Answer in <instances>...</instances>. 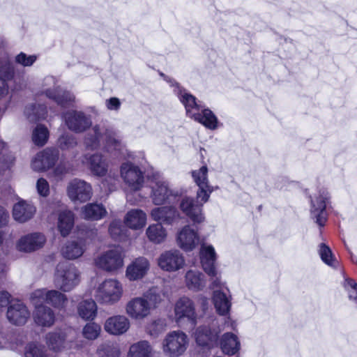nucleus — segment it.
Here are the masks:
<instances>
[{
    "instance_id": "nucleus-10",
    "label": "nucleus",
    "mask_w": 357,
    "mask_h": 357,
    "mask_svg": "<svg viewBox=\"0 0 357 357\" xmlns=\"http://www.w3.org/2000/svg\"><path fill=\"white\" fill-rule=\"evenodd\" d=\"M95 264L98 268L112 272L123 266V256L119 249H112L102 253L95 259Z\"/></svg>"
},
{
    "instance_id": "nucleus-8",
    "label": "nucleus",
    "mask_w": 357,
    "mask_h": 357,
    "mask_svg": "<svg viewBox=\"0 0 357 357\" xmlns=\"http://www.w3.org/2000/svg\"><path fill=\"white\" fill-rule=\"evenodd\" d=\"M121 176L131 191H138L143 187L144 173L137 165L132 162H128L121 165Z\"/></svg>"
},
{
    "instance_id": "nucleus-9",
    "label": "nucleus",
    "mask_w": 357,
    "mask_h": 357,
    "mask_svg": "<svg viewBox=\"0 0 357 357\" xmlns=\"http://www.w3.org/2000/svg\"><path fill=\"white\" fill-rule=\"evenodd\" d=\"M67 195L73 202H86L93 195L91 185L84 180L74 178L68 184Z\"/></svg>"
},
{
    "instance_id": "nucleus-6",
    "label": "nucleus",
    "mask_w": 357,
    "mask_h": 357,
    "mask_svg": "<svg viewBox=\"0 0 357 357\" xmlns=\"http://www.w3.org/2000/svg\"><path fill=\"white\" fill-rule=\"evenodd\" d=\"M197 313L194 302L186 296L180 298L174 305V319L177 324L189 323L194 326L197 322Z\"/></svg>"
},
{
    "instance_id": "nucleus-23",
    "label": "nucleus",
    "mask_w": 357,
    "mask_h": 357,
    "mask_svg": "<svg viewBox=\"0 0 357 357\" xmlns=\"http://www.w3.org/2000/svg\"><path fill=\"white\" fill-rule=\"evenodd\" d=\"M151 197L155 205H162L170 200L173 195L167 181L163 179L156 180L151 185Z\"/></svg>"
},
{
    "instance_id": "nucleus-48",
    "label": "nucleus",
    "mask_w": 357,
    "mask_h": 357,
    "mask_svg": "<svg viewBox=\"0 0 357 357\" xmlns=\"http://www.w3.org/2000/svg\"><path fill=\"white\" fill-rule=\"evenodd\" d=\"M100 326L96 323L87 324L83 328V335L88 340L96 339L100 332Z\"/></svg>"
},
{
    "instance_id": "nucleus-3",
    "label": "nucleus",
    "mask_w": 357,
    "mask_h": 357,
    "mask_svg": "<svg viewBox=\"0 0 357 357\" xmlns=\"http://www.w3.org/2000/svg\"><path fill=\"white\" fill-rule=\"evenodd\" d=\"M123 288L121 282L116 279H107L96 288L94 296L102 304L114 305L122 298Z\"/></svg>"
},
{
    "instance_id": "nucleus-39",
    "label": "nucleus",
    "mask_w": 357,
    "mask_h": 357,
    "mask_svg": "<svg viewBox=\"0 0 357 357\" xmlns=\"http://www.w3.org/2000/svg\"><path fill=\"white\" fill-rule=\"evenodd\" d=\"M79 316L84 320H93L97 314V305L92 299L80 302L77 306Z\"/></svg>"
},
{
    "instance_id": "nucleus-47",
    "label": "nucleus",
    "mask_w": 357,
    "mask_h": 357,
    "mask_svg": "<svg viewBox=\"0 0 357 357\" xmlns=\"http://www.w3.org/2000/svg\"><path fill=\"white\" fill-rule=\"evenodd\" d=\"M319 252L321 260L325 264L332 267H335L337 266V262L334 259L331 250L329 247L326 245L324 243H321L319 247Z\"/></svg>"
},
{
    "instance_id": "nucleus-19",
    "label": "nucleus",
    "mask_w": 357,
    "mask_h": 357,
    "mask_svg": "<svg viewBox=\"0 0 357 357\" xmlns=\"http://www.w3.org/2000/svg\"><path fill=\"white\" fill-rule=\"evenodd\" d=\"M126 312L131 319L141 320L148 317L151 310L146 300L140 296L133 298L127 303Z\"/></svg>"
},
{
    "instance_id": "nucleus-52",
    "label": "nucleus",
    "mask_w": 357,
    "mask_h": 357,
    "mask_svg": "<svg viewBox=\"0 0 357 357\" xmlns=\"http://www.w3.org/2000/svg\"><path fill=\"white\" fill-rule=\"evenodd\" d=\"M36 60L35 56H28L26 54L21 52L15 57L16 63L23 66H31Z\"/></svg>"
},
{
    "instance_id": "nucleus-51",
    "label": "nucleus",
    "mask_w": 357,
    "mask_h": 357,
    "mask_svg": "<svg viewBox=\"0 0 357 357\" xmlns=\"http://www.w3.org/2000/svg\"><path fill=\"white\" fill-rule=\"evenodd\" d=\"M15 73V66L12 63H6L0 68V77L4 79L6 82L14 77Z\"/></svg>"
},
{
    "instance_id": "nucleus-12",
    "label": "nucleus",
    "mask_w": 357,
    "mask_h": 357,
    "mask_svg": "<svg viewBox=\"0 0 357 357\" xmlns=\"http://www.w3.org/2000/svg\"><path fill=\"white\" fill-rule=\"evenodd\" d=\"M191 175L194 182L198 186L197 197L204 202H208L211 193L214 191V187L211 185L208 178V167L206 165L198 169L192 170Z\"/></svg>"
},
{
    "instance_id": "nucleus-45",
    "label": "nucleus",
    "mask_w": 357,
    "mask_h": 357,
    "mask_svg": "<svg viewBox=\"0 0 357 357\" xmlns=\"http://www.w3.org/2000/svg\"><path fill=\"white\" fill-rule=\"evenodd\" d=\"M109 232L112 238L116 241H123L128 236V229L123 226L121 220H114L109 227Z\"/></svg>"
},
{
    "instance_id": "nucleus-34",
    "label": "nucleus",
    "mask_w": 357,
    "mask_h": 357,
    "mask_svg": "<svg viewBox=\"0 0 357 357\" xmlns=\"http://www.w3.org/2000/svg\"><path fill=\"white\" fill-rule=\"evenodd\" d=\"M81 213L86 220H98L106 215L107 211L102 204L91 203L84 206Z\"/></svg>"
},
{
    "instance_id": "nucleus-20",
    "label": "nucleus",
    "mask_w": 357,
    "mask_h": 357,
    "mask_svg": "<svg viewBox=\"0 0 357 357\" xmlns=\"http://www.w3.org/2000/svg\"><path fill=\"white\" fill-rule=\"evenodd\" d=\"M328 192L323 190L319 192V195L315 199H312L311 216L315 220L317 224L323 227L327 220L326 212V201L328 199Z\"/></svg>"
},
{
    "instance_id": "nucleus-32",
    "label": "nucleus",
    "mask_w": 357,
    "mask_h": 357,
    "mask_svg": "<svg viewBox=\"0 0 357 357\" xmlns=\"http://www.w3.org/2000/svg\"><path fill=\"white\" fill-rule=\"evenodd\" d=\"M45 93L48 98L53 100L61 107H66L75 99L73 94L68 91H63L60 87L47 89Z\"/></svg>"
},
{
    "instance_id": "nucleus-36",
    "label": "nucleus",
    "mask_w": 357,
    "mask_h": 357,
    "mask_svg": "<svg viewBox=\"0 0 357 357\" xmlns=\"http://www.w3.org/2000/svg\"><path fill=\"white\" fill-rule=\"evenodd\" d=\"M74 213L70 210L61 211L58 218V229L63 236H68L74 226Z\"/></svg>"
},
{
    "instance_id": "nucleus-54",
    "label": "nucleus",
    "mask_w": 357,
    "mask_h": 357,
    "mask_svg": "<svg viewBox=\"0 0 357 357\" xmlns=\"http://www.w3.org/2000/svg\"><path fill=\"white\" fill-rule=\"evenodd\" d=\"M72 171V168L68 167L66 163L61 162L54 170V174L56 176L61 178L66 174L70 173Z\"/></svg>"
},
{
    "instance_id": "nucleus-13",
    "label": "nucleus",
    "mask_w": 357,
    "mask_h": 357,
    "mask_svg": "<svg viewBox=\"0 0 357 357\" xmlns=\"http://www.w3.org/2000/svg\"><path fill=\"white\" fill-rule=\"evenodd\" d=\"M159 267L165 271L174 272L185 265V259L180 251L172 250L162 252L158 259Z\"/></svg>"
},
{
    "instance_id": "nucleus-63",
    "label": "nucleus",
    "mask_w": 357,
    "mask_h": 357,
    "mask_svg": "<svg viewBox=\"0 0 357 357\" xmlns=\"http://www.w3.org/2000/svg\"><path fill=\"white\" fill-rule=\"evenodd\" d=\"M149 333H150L151 335H158L157 332L152 331V330L151 328H150Z\"/></svg>"
},
{
    "instance_id": "nucleus-25",
    "label": "nucleus",
    "mask_w": 357,
    "mask_h": 357,
    "mask_svg": "<svg viewBox=\"0 0 357 357\" xmlns=\"http://www.w3.org/2000/svg\"><path fill=\"white\" fill-rule=\"evenodd\" d=\"M200 262L203 270L208 275L216 274V253L214 248L210 245H202L199 252Z\"/></svg>"
},
{
    "instance_id": "nucleus-44",
    "label": "nucleus",
    "mask_w": 357,
    "mask_h": 357,
    "mask_svg": "<svg viewBox=\"0 0 357 357\" xmlns=\"http://www.w3.org/2000/svg\"><path fill=\"white\" fill-rule=\"evenodd\" d=\"M24 114L30 121H39L45 118L47 108L44 105L32 104L25 107Z\"/></svg>"
},
{
    "instance_id": "nucleus-41",
    "label": "nucleus",
    "mask_w": 357,
    "mask_h": 357,
    "mask_svg": "<svg viewBox=\"0 0 357 357\" xmlns=\"http://www.w3.org/2000/svg\"><path fill=\"white\" fill-rule=\"evenodd\" d=\"M146 300L148 307L151 311L157 308L162 303L164 294L156 287H152L146 291L142 296Z\"/></svg>"
},
{
    "instance_id": "nucleus-22",
    "label": "nucleus",
    "mask_w": 357,
    "mask_h": 357,
    "mask_svg": "<svg viewBox=\"0 0 357 357\" xmlns=\"http://www.w3.org/2000/svg\"><path fill=\"white\" fill-rule=\"evenodd\" d=\"M174 87V92L184 105L188 116L192 118L197 112H200L202 106L197 102L194 96L181 88L176 82Z\"/></svg>"
},
{
    "instance_id": "nucleus-38",
    "label": "nucleus",
    "mask_w": 357,
    "mask_h": 357,
    "mask_svg": "<svg viewBox=\"0 0 357 357\" xmlns=\"http://www.w3.org/2000/svg\"><path fill=\"white\" fill-rule=\"evenodd\" d=\"M220 347L223 353L227 355H234L240 349V342L233 333H225L220 342Z\"/></svg>"
},
{
    "instance_id": "nucleus-53",
    "label": "nucleus",
    "mask_w": 357,
    "mask_h": 357,
    "mask_svg": "<svg viewBox=\"0 0 357 357\" xmlns=\"http://www.w3.org/2000/svg\"><path fill=\"white\" fill-rule=\"evenodd\" d=\"M38 193L42 197H47L50 193V185L48 182L43 178H39L36 182Z\"/></svg>"
},
{
    "instance_id": "nucleus-28",
    "label": "nucleus",
    "mask_w": 357,
    "mask_h": 357,
    "mask_svg": "<svg viewBox=\"0 0 357 357\" xmlns=\"http://www.w3.org/2000/svg\"><path fill=\"white\" fill-rule=\"evenodd\" d=\"M87 162L91 173L98 176H105L108 169V163L101 154L85 155L82 162Z\"/></svg>"
},
{
    "instance_id": "nucleus-7",
    "label": "nucleus",
    "mask_w": 357,
    "mask_h": 357,
    "mask_svg": "<svg viewBox=\"0 0 357 357\" xmlns=\"http://www.w3.org/2000/svg\"><path fill=\"white\" fill-rule=\"evenodd\" d=\"M207 202L198 198L196 193V200L190 197H183L179 203V208L193 223L199 224L204 221L203 206Z\"/></svg>"
},
{
    "instance_id": "nucleus-59",
    "label": "nucleus",
    "mask_w": 357,
    "mask_h": 357,
    "mask_svg": "<svg viewBox=\"0 0 357 357\" xmlns=\"http://www.w3.org/2000/svg\"><path fill=\"white\" fill-rule=\"evenodd\" d=\"M9 219V214L2 206H0V227L7 225Z\"/></svg>"
},
{
    "instance_id": "nucleus-11",
    "label": "nucleus",
    "mask_w": 357,
    "mask_h": 357,
    "mask_svg": "<svg viewBox=\"0 0 357 357\" xmlns=\"http://www.w3.org/2000/svg\"><path fill=\"white\" fill-rule=\"evenodd\" d=\"M63 119L68 128L76 133L84 132L92 125L90 116L79 111H68L63 114Z\"/></svg>"
},
{
    "instance_id": "nucleus-33",
    "label": "nucleus",
    "mask_w": 357,
    "mask_h": 357,
    "mask_svg": "<svg viewBox=\"0 0 357 357\" xmlns=\"http://www.w3.org/2000/svg\"><path fill=\"white\" fill-rule=\"evenodd\" d=\"M191 119L202 123L208 129L215 130L218 128V119L209 109H204L202 107L200 112H197Z\"/></svg>"
},
{
    "instance_id": "nucleus-56",
    "label": "nucleus",
    "mask_w": 357,
    "mask_h": 357,
    "mask_svg": "<svg viewBox=\"0 0 357 357\" xmlns=\"http://www.w3.org/2000/svg\"><path fill=\"white\" fill-rule=\"evenodd\" d=\"M347 286L349 287V297L350 299L357 301V284L352 280H347Z\"/></svg>"
},
{
    "instance_id": "nucleus-4",
    "label": "nucleus",
    "mask_w": 357,
    "mask_h": 357,
    "mask_svg": "<svg viewBox=\"0 0 357 357\" xmlns=\"http://www.w3.org/2000/svg\"><path fill=\"white\" fill-rule=\"evenodd\" d=\"M189 344L188 335L181 331H174L167 334L162 343L164 354L168 357H178L186 351Z\"/></svg>"
},
{
    "instance_id": "nucleus-26",
    "label": "nucleus",
    "mask_w": 357,
    "mask_h": 357,
    "mask_svg": "<svg viewBox=\"0 0 357 357\" xmlns=\"http://www.w3.org/2000/svg\"><path fill=\"white\" fill-rule=\"evenodd\" d=\"M197 233L189 225L183 227L177 234V243L184 251H191L199 243Z\"/></svg>"
},
{
    "instance_id": "nucleus-35",
    "label": "nucleus",
    "mask_w": 357,
    "mask_h": 357,
    "mask_svg": "<svg viewBox=\"0 0 357 357\" xmlns=\"http://www.w3.org/2000/svg\"><path fill=\"white\" fill-rule=\"evenodd\" d=\"M153 348L146 340H141L132 344L128 349L127 357H151Z\"/></svg>"
},
{
    "instance_id": "nucleus-60",
    "label": "nucleus",
    "mask_w": 357,
    "mask_h": 357,
    "mask_svg": "<svg viewBox=\"0 0 357 357\" xmlns=\"http://www.w3.org/2000/svg\"><path fill=\"white\" fill-rule=\"evenodd\" d=\"M8 93V86L4 79L0 77V98L6 96Z\"/></svg>"
},
{
    "instance_id": "nucleus-15",
    "label": "nucleus",
    "mask_w": 357,
    "mask_h": 357,
    "mask_svg": "<svg viewBox=\"0 0 357 357\" xmlns=\"http://www.w3.org/2000/svg\"><path fill=\"white\" fill-rule=\"evenodd\" d=\"M45 241V236L43 234L31 233L21 236L16 242L15 248L20 252L29 253L43 248Z\"/></svg>"
},
{
    "instance_id": "nucleus-2",
    "label": "nucleus",
    "mask_w": 357,
    "mask_h": 357,
    "mask_svg": "<svg viewBox=\"0 0 357 357\" xmlns=\"http://www.w3.org/2000/svg\"><path fill=\"white\" fill-rule=\"evenodd\" d=\"M79 281V272L73 264L61 262L57 265L54 283L60 290L70 291L78 285Z\"/></svg>"
},
{
    "instance_id": "nucleus-30",
    "label": "nucleus",
    "mask_w": 357,
    "mask_h": 357,
    "mask_svg": "<svg viewBox=\"0 0 357 357\" xmlns=\"http://www.w3.org/2000/svg\"><path fill=\"white\" fill-rule=\"evenodd\" d=\"M124 223L132 229H142L146 223V214L141 209H132L126 214Z\"/></svg>"
},
{
    "instance_id": "nucleus-16",
    "label": "nucleus",
    "mask_w": 357,
    "mask_h": 357,
    "mask_svg": "<svg viewBox=\"0 0 357 357\" xmlns=\"http://www.w3.org/2000/svg\"><path fill=\"white\" fill-rule=\"evenodd\" d=\"M150 266V262L146 257H139L127 266L126 278L131 282L142 280L147 275Z\"/></svg>"
},
{
    "instance_id": "nucleus-18",
    "label": "nucleus",
    "mask_w": 357,
    "mask_h": 357,
    "mask_svg": "<svg viewBox=\"0 0 357 357\" xmlns=\"http://www.w3.org/2000/svg\"><path fill=\"white\" fill-rule=\"evenodd\" d=\"M151 217L158 224L171 225L178 222L181 215L175 207L161 206L154 208L151 211Z\"/></svg>"
},
{
    "instance_id": "nucleus-24",
    "label": "nucleus",
    "mask_w": 357,
    "mask_h": 357,
    "mask_svg": "<svg viewBox=\"0 0 357 357\" xmlns=\"http://www.w3.org/2000/svg\"><path fill=\"white\" fill-rule=\"evenodd\" d=\"M130 322L124 315H114L109 317L104 325L106 332L114 335L126 333L130 328Z\"/></svg>"
},
{
    "instance_id": "nucleus-49",
    "label": "nucleus",
    "mask_w": 357,
    "mask_h": 357,
    "mask_svg": "<svg viewBox=\"0 0 357 357\" xmlns=\"http://www.w3.org/2000/svg\"><path fill=\"white\" fill-rule=\"evenodd\" d=\"M77 144L75 137L69 134H63L58 139V145L62 150L73 149Z\"/></svg>"
},
{
    "instance_id": "nucleus-27",
    "label": "nucleus",
    "mask_w": 357,
    "mask_h": 357,
    "mask_svg": "<svg viewBox=\"0 0 357 357\" xmlns=\"http://www.w3.org/2000/svg\"><path fill=\"white\" fill-rule=\"evenodd\" d=\"M34 306L33 317L35 323L39 326L51 327L55 321L54 311L50 307L43 304Z\"/></svg>"
},
{
    "instance_id": "nucleus-31",
    "label": "nucleus",
    "mask_w": 357,
    "mask_h": 357,
    "mask_svg": "<svg viewBox=\"0 0 357 357\" xmlns=\"http://www.w3.org/2000/svg\"><path fill=\"white\" fill-rule=\"evenodd\" d=\"M185 283L190 290L199 291L206 287V278L202 273L195 270H189L185 275Z\"/></svg>"
},
{
    "instance_id": "nucleus-1",
    "label": "nucleus",
    "mask_w": 357,
    "mask_h": 357,
    "mask_svg": "<svg viewBox=\"0 0 357 357\" xmlns=\"http://www.w3.org/2000/svg\"><path fill=\"white\" fill-rule=\"evenodd\" d=\"M84 143L87 148L91 150L98 149L104 144L105 149L116 155H123L125 146L116 133L111 129H107L99 125L94 126L86 135Z\"/></svg>"
},
{
    "instance_id": "nucleus-40",
    "label": "nucleus",
    "mask_w": 357,
    "mask_h": 357,
    "mask_svg": "<svg viewBox=\"0 0 357 357\" xmlns=\"http://www.w3.org/2000/svg\"><path fill=\"white\" fill-rule=\"evenodd\" d=\"M146 234L150 241L159 244L167 237V231L161 224H152L146 229Z\"/></svg>"
},
{
    "instance_id": "nucleus-64",
    "label": "nucleus",
    "mask_w": 357,
    "mask_h": 357,
    "mask_svg": "<svg viewBox=\"0 0 357 357\" xmlns=\"http://www.w3.org/2000/svg\"><path fill=\"white\" fill-rule=\"evenodd\" d=\"M3 242V234L1 231H0V245Z\"/></svg>"
},
{
    "instance_id": "nucleus-21",
    "label": "nucleus",
    "mask_w": 357,
    "mask_h": 357,
    "mask_svg": "<svg viewBox=\"0 0 357 357\" xmlns=\"http://www.w3.org/2000/svg\"><path fill=\"white\" fill-rule=\"evenodd\" d=\"M197 344L204 349H211L218 344V331L206 326H199L195 333Z\"/></svg>"
},
{
    "instance_id": "nucleus-50",
    "label": "nucleus",
    "mask_w": 357,
    "mask_h": 357,
    "mask_svg": "<svg viewBox=\"0 0 357 357\" xmlns=\"http://www.w3.org/2000/svg\"><path fill=\"white\" fill-rule=\"evenodd\" d=\"M25 357H47L44 347L35 343H30L26 348Z\"/></svg>"
},
{
    "instance_id": "nucleus-58",
    "label": "nucleus",
    "mask_w": 357,
    "mask_h": 357,
    "mask_svg": "<svg viewBox=\"0 0 357 357\" xmlns=\"http://www.w3.org/2000/svg\"><path fill=\"white\" fill-rule=\"evenodd\" d=\"M121 102L117 98H111L106 100V106L110 110H118Z\"/></svg>"
},
{
    "instance_id": "nucleus-43",
    "label": "nucleus",
    "mask_w": 357,
    "mask_h": 357,
    "mask_svg": "<svg viewBox=\"0 0 357 357\" xmlns=\"http://www.w3.org/2000/svg\"><path fill=\"white\" fill-rule=\"evenodd\" d=\"M84 248L81 243L72 241L68 243L62 249V255L68 259H77L82 255Z\"/></svg>"
},
{
    "instance_id": "nucleus-61",
    "label": "nucleus",
    "mask_w": 357,
    "mask_h": 357,
    "mask_svg": "<svg viewBox=\"0 0 357 357\" xmlns=\"http://www.w3.org/2000/svg\"><path fill=\"white\" fill-rule=\"evenodd\" d=\"M15 158L13 156L10 155L8 157V161L3 163V166L8 169L14 162Z\"/></svg>"
},
{
    "instance_id": "nucleus-29",
    "label": "nucleus",
    "mask_w": 357,
    "mask_h": 357,
    "mask_svg": "<svg viewBox=\"0 0 357 357\" xmlns=\"http://www.w3.org/2000/svg\"><path fill=\"white\" fill-rule=\"evenodd\" d=\"M36 212L35 206L24 201L15 204L13 209L14 219L19 222H25L30 220Z\"/></svg>"
},
{
    "instance_id": "nucleus-14",
    "label": "nucleus",
    "mask_w": 357,
    "mask_h": 357,
    "mask_svg": "<svg viewBox=\"0 0 357 357\" xmlns=\"http://www.w3.org/2000/svg\"><path fill=\"white\" fill-rule=\"evenodd\" d=\"M59 151L54 148H47L38 153L31 162L33 169L45 171L52 167L59 158Z\"/></svg>"
},
{
    "instance_id": "nucleus-57",
    "label": "nucleus",
    "mask_w": 357,
    "mask_h": 357,
    "mask_svg": "<svg viewBox=\"0 0 357 357\" xmlns=\"http://www.w3.org/2000/svg\"><path fill=\"white\" fill-rule=\"evenodd\" d=\"M10 295L7 291H1L0 292V312L3 310V308L10 305Z\"/></svg>"
},
{
    "instance_id": "nucleus-5",
    "label": "nucleus",
    "mask_w": 357,
    "mask_h": 357,
    "mask_svg": "<svg viewBox=\"0 0 357 357\" xmlns=\"http://www.w3.org/2000/svg\"><path fill=\"white\" fill-rule=\"evenodd\" d=\"M30 299L33 305H38L46 303L54 308L61 310L66 307L68 301L66 295L59 290L47 289H38L33 291Z\"/></svg>"
},
{
    "instance_id": "nucleus-17",
    "label": "nucleus",
    "mask_w": 357,
    "mask_h": 357,
    "mask_svg": "<svg viewBox=\"0 0 357 357\" xmlns=\"http://www.w3.org/2000/svg\"><path fill=\"white\" fill-rule=\"evenodd\" d=\"M6 317L9 322L14 325H24L30 317L26 306L20 301H12L8 307Z\"/></svg>"
},
{
    "instance_id": "nucleus-62",
    "label": "nucleus",
    "mask_w": 357,
    "mask_h": 357,
    "mask_svg": "<svg viewBox=\"0 0 357 357\" xmlns=\"http://www.w3.org/2000/svg\"><path fill=\"white\" fill-rule=\"evenodd\" d=\"M158 325V324L157 322H155H155H153V323L151 325L150 328H156Z\"/></svg>"
},
{
    "instance_id": "nucleus-55",
    "label": "nucleus",
    "mask_w": 357,
    "mask_h": 357,
    "mask_svg": "<svg viewBox=\"0 0 357 357\" xmlns=\"http://www.w3.org/2000/svg\"><path fill=\"white\" fill-rule=\"evenodd\" d=\"M210 277V284L209 289H214L215 288H222L224 286V283L221 280L220 274L216 270V274L215 275H208Z\"/></svg>"
},
{
    "instance_id": "nucleus-42",
    "label": "nucleus",
    "mask_w": 357,
    "mask_h": 357,
    "mask_svg": "<svg viewBox=\"0 0 357 357\" xmlns=\"http://www.w3.org/2000/svg\"><path fill=\"white\" fill-rule=\"evenodd\" d=\"M45 339L50 349L60 351L65 347V336L60 331L47 333Z\"/></svg>"
},
{
    "instance_id": "nucleus-37",
    "label": "nucleus",
    "mask_w": 357,
    "mask_h": 357,
    "mask_svg": "<svg viewBox=\"0 0 357 357\" xmlns=\"http://www.w3.org/2000/svg\"><path fill=\"white\" fill-rule=\"evenodd\" d=\"M213 301L217 312L220 315H226L231 307V301L227 294L220 290H215L213 294Z\"/></svg>"
},
{
    "instance_id": "nucleus-46",
    "label": "nucleus",
    "mask_w": 357,
    "mask_h": 357,
    "mask_svg": "<svg viewBox=\"0 0 357 357\" xmlns=\"http://www.w3.org/2000/svg\"><path fill=\"white\" fill-rule=\"evenodd\" d=\"M48 130L44 126L38 125L33 130L32 140L33 143L38 146L45 145L48 139Z\"/></svg>"
}]
</instances>
